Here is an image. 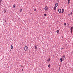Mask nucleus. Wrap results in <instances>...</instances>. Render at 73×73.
Returning <instances> with one entry per match:
<instances>
[{"instance_id": "1", "label": "nucleus", "mask_w": 73, "mask_h": 73, "mask_svg": "<svg viewBox=\"0 0 73 73\" xmlns=\"http://www.w3.org/2000/svg\"><path fill=\"white\" fill-rule=\"evenodd\" d=\"M28 49V46H25V47L24 48L25 50V51H27V50Z\"/></svg>"}, {"instance_id": "2", "label": "nucleus", "mask_w": 73, "mask_h": 73, "mask_svg": "<svg viewBox=\"0 0 73 73\" xmlns=\"http://www.w3.org/2000/svg\"><path fill=\"white\" fill-rule=\"evenodd\" d=\"M73 27H72L71 28H70V32H71V34H72V31H73Z\"/></svg>"}, {"instance_id": "3", "label": "nucleus", "mask_w": 73, "mask_h": 73, "mask_svg": "<svg viewBox=\"0 0 73 73\" xmlns=\"http://www.w3.org/2000/svg\"><path fill=\"white\" fill-rule=\"evenodd\" d=\"M44 9L45 11H47L48 10V7L46 6L44 8Z\"/></svg>"}, {"instance_id": "4", "label": "nucleus", "mask_w": 73, "mask_h": 73, "mask_svg": "<svg viewBox=\"0 0 73 73\" xmlns=\"http://www.w3.org/2000/svg\"><path fill=\"white\" fill-rule=\"evenodd\" d=\"M58 11L59 13H61V10L60 9H58Z\"/></svg>"}, {"instance_id": "5", "label": "nucleus", "mask_w": 73, "mask_h": 73, "mask_svg": "<svg viewBox=\"0 0 73 73\" xmlns=\"http://www.w3.org/2000/svg\"><path fill=\"white\" fill-rule=\"evenodd\" d=\"M63 59H65V56L64 55H63L62 56Z\"/></svg>"}, {"instance_id": "6", "label": "nucleus", "mask_w": 73, "mask_h": 73, "mask_svg": "<svg viewBox=\"0 0 73 73\" xmlns=\"http://www.w3.org/2000/svg\"><path fill=\"white\" fill-rule=\"evenodd\" d=\"M58 3H56L55 4V6L56 7H57V6H58Z\"/></svg>"}, {"instance_id": "7", "label": "nucleus", "mask_w": 73, "mask_h": 73, "mask_svg": "<svg viewBox=\"0 0 73 73\" xmlns=\"http://www.w3.org/2000/svg\"><path fill=\"white\" fill-rule=\"evenodd\" d=\"M64 12V9H62L61 12L62 13H63Z\"/></svg>"}, {"instance_id": "8", "label": "nucleus", "mask_w": 73, "mask_h": 73, "mask_svg": "<svg viewBox=\"0 0 73 73\" xmlns=\"http://www.w3.org/2000/svg\"><path fill=\"white\" fill-rule=\"evenodd\" d=\"M35 49H37V45H36V44L35 45Z\"/></svg>"}, {"instance_id": "9", "label": "nucleus", "mask_w": 73, "mask_h": 73, "mask_svg": "<svg viewBox=\"0 0 73 73\" xmlns=\"http://www.w3.org/2000/svg\"><path fill=\"white\" fill-rule=\"evenodd\" d=\"M50 58H49L47 60V61H48V62H49V61H50Z\"/></svg>"}, {"instance_id": "10", "label": "nucleus", "mask_w": 73, "mask_h": 73, "mask_svg": "<svg viewBox=\"0 0 73 73\" xmlns=\"http://www.w3.org/2000/svg\"><path fill=\"white\" fill-rule=\"evenodd\" d=\"M22 11H23V10L22 9H20V12H22Z\"/></svg>"}, {"instance_id": "11", "label": "nucleus", "mask_w": 73, "mask_h": 73, "mask_svg": "<svg viewBox=\"0 0 73 73\" xmlns=\"http://www.w3.org/2000/svg\"><path fill=\"white\" fill-rule=\"evenodd\" d=\"M60 60L61 62H62V61H63L62 58H60Z\"/></svg>"}, {"instance_id": "12", "label": "nucleus", "mask_w": 73, "mask_h": 73, "mask_svg": "<svg viewBox=\"0 0 73 73\" xmlns=\"http://www.w3.org/2000/svg\"><path fill=\"white\" fill-rule=\"evenodd\" d=\"M56 32L57 33H59V30H57V31H56Z\"/></svg>"}, {"instance_id": "13", "label": "nucleus", "mask_w": 73, "mask_h": 73, "mask_svg": "<svg viewBox=\"0 0 73 73\" xmlns=\"http://www.w3.org/2000/svg\"><path fill=\"white\" fill-rule=\"evenodd\" d=\"M13 8H16V5L15 4H14L13 5Z\"/></svg>"}, {"instance_id": "14", "label": "nucleus", "mask_w": 73, "mask_h": 73, "mask_svg": "<svg viewBox=\"0 0 73 73\" xmlns=\"http://www.w3.org/2000/svg\"><path fill=\"white\" fill-rule=\"evenodd\" d=\"M68 4H69L70 3V0H68Z\"/></svg>"}, {"instance_id": "15", "label": "nucleus", "mask_w": 73, "mask_h": 73, "mask_svg": "<svg viewBox=\"0 0 73 73\" xmlns=\"http://www.w3.org/2000/svg\"><path fill=\"white\" fill-rule=\"evenodd\" d=\"M11 49H13V46H12V45H11Z\"/></svg>"}, {"instance_id": "16", "label": "nucleus", "mask_w": 73, "mask_h": 73, "mask_svg": "<svg viewBox=\"0 0 73 73\" xmlns=\"http://www.w3.org/2000/svg\"><path fill=\"white\" fill-rule=\"evenodd\" d=\"M4 13H5L6 12V10H5V9H4L3 11Z\"/></svg>"}, {"instance_id": "17", "label": "nucleus", "mask_w": 73, "mask_h": 73, "mask_svg": "<svg viewBox=\"0 0 73 73\" xmlns=\"http://www.w3.org/2000/svg\"><path fill=\"white\" fill-rule=\"evenodd\" d=\"M67 27H69V23H67Z\"/></svg>"}, {"instance_id": "18", "label": "nucleus", "mask_w": 73, "mask_h": 73, "mask_svg": "<svg viewBox=\"0 0 73 73\" xmlns=\"http://www.w3.org/2000/svg\"><path fill=\"white\" fill-rule=\"evenodd\" d=\"M48 67L49 68H50V64H49L48 65Z\"/></svg>"}, {"instance_id": "19", "label": "nucleus", "mask_w": 73, "mask_h": 73, "mask_svg": "<svg viewBox=\"0 0 73 73\" xmlns=\"http://www.w3.org/2000/svg\"><path fill=\"white\" fill-rule=\"evenodd\" d=\"M70 15H71V16H72V15H73V13H72V12L71 13Z\"/></svg>"}, {"instance_id": "20", "label": "nucleus", "mask_w": 73, "mask_h": 73, "mask_svg": "<svg viewBox=\"0 0 73 73\" xmlns=\"http://www.w3.org/2000/svg\"><path fill=\"white\" fill-rule=\"evenodd\" d=\"M1 1H2V0H0V4L1 3Z\"/></svg>"}, {"instance_id": "21", "label": "nucleus", "mask_w": 73, "mask_h": 73, "mask_svg": "<svg viewBox=\"0 0 73 73\" xmlns=\"http://www.w3.org/2000/svg\"><path fill=\"white\" fill-rule=\"evenodd\" d=\"M54 10H55V9H56V7H54Z\"/></svg>"}, {"instance_id": "22", "label": "nucleus", "mask_w": 73, "mask_h": 73, "mask_svg": "<svg viewBox=\"0 0 73 73\" xmlns=\"http://www.w3.org/2000/svg\"><path fill=\"white\" fill-rule=\"evenodd\" d=\"M44 16H46V14H44Z\"/></svg>"}, {"instance_id": "23", "label": "nucleus", "mask_w": 73, "mask_h": 73, "mask_svg": "<svg viewBox=\"0 0 73 73\" xmlns=\"http://www.w3.org/2000/svg\"><path fill=\"white\" fill-rule=\"evenodd\" d=\"M66 23H64V25H65H65H66Z\"/></svg>"}, {"instance_id": "24", "label": "nucleus", "mask_w": 73, "mask_h": 73, "mask_svg": "<svg viewBox=\"0 0 73 73\" xmlns=\"http://www.w3.org/2000/svg\"><path fill=\"white\" fill-rule=\"evenodd\" d=\"M57 1L58 2H59V0H57Z\"/></svg>"}, {"instance_id": "25", "label": "nucleus", "mask_w": 73, "mask_h": 73, "mask_svg": "<svg viewBox=\"0 0 73 73\" xmlns=\"http://www.w3.org/2000/svg\"><path fill=\"white\" fill-rule=\"evenodd\" d=\"M35 11H36V9H35L34 10Z\"/></svg>"}, {"instance_id": "26", "label": "nucleus", "mask_w": 73, "mask_h": 73, "mask_svg": "<svg viewBox=\"0 0 73 73\" xmlns=\"http://www.w3.org/2000/svg\"><path fill=\"white\" fill-rule=\"evenodd\" d=\"M63 49V47H62L61 48V49L62 50V49Z\"/></svg>"}, {"instance_id": "27", "label": "nucleus", "mask_w": 73, "mask_h": 73, "mask_svg": "<svg viewBox=\"0 0 73 73\" xmlns=\"http://www.w3.org/2000/svg\"><path fill=\"white\" fill-rule=\"evenodd\" d=\"M23 70H24V69H22V71H23Z\"/></svg>"}, {"instance_id": "28", "label": "nucleus", "mask_w": 73, "mask_h": 73, "mask_svg": "<svg viewBox=\"0 0 73 73\" xmlns=\"http://www.w3.org/2000/svg\"><path fill=\"white\" fill-rule=\"evenodd\" d=\"M5 23L6 22V20H5Z\"/></svg>"}, {"instance_id": "29", "label": "nucleus", "mask_w": 73, "mask_h": 73, "mask_svg": "<svg viewBox=\"0 0 73 73\" xmlns=\"http://www.w3.org/2000/svg\"><path fill=\"white\" fill-rule=\"evenodd\" d=\"M21 66V67H23V66Z\"/></svg>"}, {"instance_id": "30", "label": "nucleus", "mask_w": 73, "mask_h": 73, "mask_svg": "<svg viewBox=\"0 0 73 73\" xmlns=\"http://www.w3.org/2000/svg\"><path fill=\"white\" fill-rule=\"evenodd\" d=\"M71 5H73V3H72L71 4Z\"/></svg>"}, {"instance_id": "31", "label": "nucleus", "mask_w": 73, "mask_h": 73, "mask_svg": "<svg viewBox=\"0 0 73 73\" xmlns=\"http://www.w3.org/2000/svg\"><path fill=\"white\" fill-rule=\"evenodd\" d=\"M69 15H70V14H68V15L69 16Z\"/></svg>"}, {"instance_id": "32", "label": "nucleus", "mask_w": 73, "mask_h": 73, "mask_svg": "<svg viewBox=\"0 0 73 73\" xmlns=\"http://www.w3.org/2000/svg\"><path fill=\"white\" fill-rule=\"evenodd\" d=\"M10 51H11V50H10Z\"/></svg>"}]
</instances>
